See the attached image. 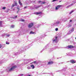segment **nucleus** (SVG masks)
I'll return each mask as SVG.
<instances>
[{"mask_svg": "<svg viewBox=\"0 0 76 76\" xmlns=\"http://www.w3.org/2000/svg\"><path fill=\"white\" fill-rule=\"evenodd\" d=\"M61 23V20H59L57 21L56 23L53 24L54 26H58L59 24Z\"/></svg>", "mask_w": 76, "mask_h": 76, "instance_id": "nucleus-2", "label": "nucleus"}, {"mask_svg": "<svg viewBox=\"0 0 76 76\" xmlns=\"http://www.w3.org/2000/svg\"><path fill=\"white\" fill-rule=\"evenodd\" d=\"M44 36H45V35L44 34H43V35L41 36L40 37V39H42V38H43L44 37Z\"/></svg>", "mask_w": 76, "mask_h": 76, "instance_id": "nucleus-15", "label": "nucleus"}, {"mask_svg": "<svg viewBox=\"0 0 76 76\" xmlns=\"http://www.w3.org/2000/svg\"><path fill=\"white\" fill-rule=\"evenodd\" d=\"M42 13V12H36L34 13V14L35 15H40V14H41Z\"/></svg>", "mask_w": 76, "mask_h": 76, "instance_id": "nucleus-13", "label": "nucleus"}, {"mask_svg": "<svg viewBox=\"0 0 76 76\" xmlns=\"http://www.w3.org/2000/svg\"><path fill=\"white\" fill-rule=\"evenodd\" d=\"M49 45L48 44V45H47L42 50V51L41 52V53H42V52L44 50H46L48 48V47H49Z\"/></svg>", "mask_w": 76, "mask_h": 76, "instance_id": "nucleus-6", "label": "nucleus"}, {"mask_svg": "<svg viewBox=\"0 0 76 76\" xmlns=\"http://www.w3.org/2000/svg\"><path fill=\"white\" fill-rule=\"evenodd\" d=\"M17 9H18V10H19V8L17 7Z\"/></svg>", "mask_w": 76, "mask_h": 76, "instance_id": "nucleus-47", "label": "nucleus"}, {"mask_svg": "<svg viewBox=\"0 0 76 76\" xmlns=\"http://www.w3.org/2000/svg\"><path fill=\"white\" fill-rule=\"evenodd\" d=\"M38 63H41V61H38Z\"/></svg>", "mask_w": 76, "mask_h": 76, "instance_id": "nucleus-46", "label": "nucleus"}, {"mask_svg": "<svg viewBox=\"0 0 76 76\" xmlns=\"http://www.w3.org/2000/svg\"><path fill=\"white\" fill-rule=\"evenodd\" d=\"M40 25H37V28H39V26H40Z\"/></svg>", "mask_w": 76, "mask_h": 76, "instance_id": "nucleus-38", "label": "nucleus"}, {"mask_svg": "<svg viewBox=\"0 0 76 76\" xmlns=\"http://www.w3.org/2000/svg\"><path fill=\"white\" fill-rule=\"evenodd\" d=\"M45 2H41V3H40V4H45Z\"/></svg>", "mask_w": 76, "mask_h": 76, "instance_id": "nucleus-30", "label": "nucleus"}, {"mask_svg": "<svg viewBox=\"0 0 76 76\" xmlns=\"http://www.w3.org/2000/svg\"><path fill=\"white\" fill-rule=\"evenodd\" d=\"M27 69H31V68L30 66H28L27 67Z\"/></svg>", "mask_w": 76, "mask_h": 76, "instance_id": "nucleus-29", "label": "nucleus"}, {"mask_svg": "<svg viewBox=\"0 0 76 76\" xmlns=\"http://www.w3.org/2000/svg\"><path fill=\"white\" fill-rule=\"evenodd\" d=\"M75 39H76V37H75Z\"/></svg>", "mask_w": 76, "mask_h": 76, "instance_id": "nucleus-51", "label": "nucleus"}, {"mask_svg": "<svg viewBox=\"0 0 76 76\" xmlns=\"http://www.w3.org/2000/svg\"><path fill=\"white\" fill-rule=\"evenodd\" d=\"M17 17L18 16H15V17H13V19H16V18H17Z\"/></svg>", "mask_w": 76, "mask_h": 76, "instance_id": "nucleus-26", "label": "nucleus"}, {"mask_svg": "<svg viewBox=\"0 0 76 76\" xmlns=\"http://www.w3.org/2000/svg\"><path fill=\"white\" fill-rule=\"evenodd\" d=\"M63 63H64V62H61V63H58V64H63Z\"/></svg>", "mask_w": 76, "mask_h": 76, "instance_id": "nucleus-32", "label": "nucleus"}, {"mask_svg": "<svg viewBox=\"0 0 76 76\" xmlns=\"http://www.w3.org/2000/svg\"><path fill=\"white\" fill-rule=\"evenodd\" d=\"M6 9V7H2V9H4H4Z\"/></svg>", "mask_w": 76, "mask_h": 76, "instance_id": "nucleus-35", "label": "nucleus"}, {"mask_svg": "<svg viewBox=\"0 0 76 76\" xmlns=\"http://www.w3.org/2000/svg\"><path fill=\"white\" fill-rule=\"evenodd\" d=\"M17 68V66L16 65L12 66L10 69L9 70V72H11V71H14L15 69Z\"/></svg>", "mask_w": 76, "mask_h": 76, "instance_id": "nucleus-4", "label": "nucleus"}, {"mask_svg": "<svg viewBox=\"0 0 76 76\" xmlns=\"http://www.w3.org/2000/svg\"><path fill=\"white\" fill-rule=\"evenodd\" d=\"M28 48H29L28 46H27L23 49V48L20 49L15 54V56H17L18 55V54H20V53H23L24 50H26V49H28Z\"/></svg>", "mask_w": 76, "mask_h": 76, "instance_id": "nucleus-1", "label": "nucleus"}, {"mask_svg": "<svg viewBox=\"0 0 76 76\" xmlns=\"http://www.w3.org/2000/svg\"><path fill=\"white\" fill-rule=\"evenodd\" d=\"M73 5V4H72L70 5H69L66 8H69V7H70V6H72Z\"/></svg>", "mask_w": 76, "mask_h": 76, "instance_id": "nucleus-14", "label": "nucleus"}, {"mask_svg": "<svg viewBox=\"0 0 76 76\" xmlns=\"http://www.w3.org/2000/svg\"><path fill=\"white\" fill-rule=\"evenodd\" d=\"M30 67H32V69H34V68H35V66H34L33 65H31Z\"/></svg>", "mask_w": 76, "mask_h": 76, "instance_id": "nucleus-16", "label": "nucleus"}, {"mask_svg": "<svg viewBox=\"0 0 76 76\" xmlns=\"http://www.w3.org/2000/svg\"><path fill=\"white\" fill-rule=\"evenodd\" d=\"M14 6H15V4H13L12 5V6L11 7V8L12 9L13 8V7H14Z\"/></svg>", "mask_w": 76, "mask_h": 76, "instance_id": "nucleus-27", "label": "nucleus"}, {"mask_svg": "<svg viewBox=\"0 0 76 76\" xmlns=\"http://www.w3.org/2000/svg\"><path fill=\"white\" fill-rule=\"evenodd\" d=\"M18 2H19V4H20L21 3V2H20V0H19L18 1Z\"/></svg>", "mask_w": 76, "mask_h": 76, "instance_id": "nucleus-36", "label": "nucleus"}, {"mask_svg": "<svg viewBox=\"0 0 76 76\" xmlns=\"http://www.w3.org/2000/svg\"><path fill=\"white\" fill-rule=\"evenodd\" d=\"M20 4L21 6H22V3H20Z\"/></svg>", "mask_w": 76, "mask_h": 76, "instance_id": "nucleus-44", "label": "nucleus"}, {"mask_svg": "<svg viewBox=\"0 0 76 76\" xmlns=\"http://www.w3.org/2000/svg\"><path fill=\"white\" fill-rule=\"evenodd\" d=\"M35 32H33V31H31L30 33V34H35Z\"/></svg>", "mask_w": 76, "mask_h": 76, "instance_id": "nucleus-20", "label": "nucleus"}, {"mask_svg": "<svg viewBox=\"0 0 76 76\" xmlns=\"http://www.w3.org/2000/svg\"><path fill=\"white\" fill-rule=\"evenodd\" d=\"M4 62V60H3V61H0V64H1V63H3Z\"/></svg>", "mask_w": 76, "mask_h": 76, "instance_id": "nucleus-23", "label": "nucleus"}, {"mask_svg": "<svg viewBox=\"0 0 76 76\" xmlns=\"http://www.w3.org/2000/svg\"><path fill=\"white\" fill-rule=\"evenodd\" d=\"M6 44H7L8 45L10 43H9V42H7L6 41Z\"/></svg>", "mask_w": 76, "mask_h": 76, "instance_id": "nucleus-31", "label": "nucleus"}, {"mask_svg": "<svg viewBox=\"0 0 76 76\" xmlns=\"http://www.w3.org/2000/svg\"><path fill=\"white\" fill-rule=\"evenodd\" d=\"M38 2L39 3H42L41 2H42V1H38Z\"/></svg>", "mask_w": 76, "mask_h": 76, "instance_id": "nucleus-33", "label": "nucleus"}, {"mask_svg": "<svg viewBox=\"0 0 76 76\" xmlns=\"http://www.w3.org/2000/svg\"><path fill=\"white\" fill-rule=\"evenodd\" d=\"M2 47V46L0 44V48H1Z\"/></svg>", "mask_w": 76, "mask_h": 76, "instance_id": "nucleus-39", "label": "nucleus"}, {"mask_svg": "<svg viewBox=\"0 0 76 76\" xmlns=\"http://www.w3.org/2000/svg\"><path fill=\"white\" fill-rule=\"evenodd\" d=\"M66 48H73V46L72 45H69L66 47Z\"/></svg>", "mask_w": 76, "mask_h": 76, "instance_id": "nucleus-10", "label": "nucleus"}, {"mask_svg": "<svg viewBox=\"0 0 76 76\" xmlns=\"http://www.w3.org/2000/svg\"><path fill=\"white\" fill-rule=\"evenodd\" d=\"M1 25H2V21H0V26H1Z\"/></svg>", "mask_w": 76, "mask_h": 76, "instance_id": "nucleus-25", "label": "nucleus"}, {"mask_svg": "<svg viewBox=\"0 0 76 76\" xmlns=\"http://www.w3.org/2000/svg\"><path fill=\"white\" fill-rule=\"evenodd\" d=\"M57 0H53V2H54V1H57Z\"/></svg>", "mask_w": 76, "mask_h": 76, "instance_id": "nucleus-37", "label": "nucleus"}, {"mask_svg": "<svg viewBox=\"0 0 76 76\" xmlns=\"http://www.w3.org/2000/svg\"><path fill=\"white\" fill-rule=\"evenodd\" d=\"M72 20H70V22H72Z\"/></svg>", "mask_w": 76, "mask_h": 76, "instance_id": "nucleus-48", "label": "nucleus"}, {"mask_svg": "<svg viewBox=\"0 0 76 76\" xmlns=\"http://www.w3.org/2000/svg\"><path fill=\"white\" fill-rule=\"evenodd\" d=\"M16 34H18V36H19V35H20L24 34V32H23V30H19L18 32H16Z\"/></svg>", "mask_w": 76, "mask_h": 76, "instance_id": "nucleus-3", "label": "nucleus"}, {"mask_svg": "<svg viewBox=\"0 0 76 76\" xmlns=\"http://www.w3.org/2000/svg\"><path fill=\"white\" fill-rule=\"evenodd\" d=\"M41 7V5H39L38 6H37V5H34V9H37L39 7Z\"/></svg>", "mask_w": 76, "mask_h": 76, "instance_id": "nucleus-8", "label": "nucleus"}, {"mask_svg": "<svg viewBox=\"0 0 76 76\" xmlns=\"http://www.w3.org/2000/svg\"><path fill=\"white\" fill-rule=\"evenodd\" d=\"M5 35H6V37H10V34H6Z\"/></svg>", "mask_w": 76, "mask_h": 76, "instance_id": "nucleus-21", "label": "nucleus"}, {"mask_svg": "<svg viewBox=\"0 0 76 76\" xmlns=\"http://www.w3.org/2000/svg\"><path fill=\"white\" fill-rule=\"evenodd\" d=\"M57 38H58L57 37H56L52 39V41L53 42H55L56 43H57L58 42V41H57Z\"/></svg>", "mask_w": 76, "mask_h": 76, "instance_id": "nucleus-5", "label": "nucleus"}, {"mask_svg": "<svg viewBox=\"0 0 76 76\" xmlns=\"http://www.w3.org/2000/svg\"><path fill=\"white\" fill-rule=\"evenodd\" d=\"M19 42V41L18 40H17V41H16V42Z\"/></svg>", "mask_w": 76, "mask_h": 76, "instance_id": "nucleus-40", "label": "nucleus"}, {"mask_svg": "<svg viewBox=\"0 0 76 76\" xmlns=\"http://www.w3.org/2000/svg\"><path fill=\"white\" fill-rule=\"evenodd\" d=\"M53 61H50L48 63V64H53Z\"/></svg>", "mask_w": 76, "mask_h": 76, "instance_id": "nucleus-17", "label": "nucleus"}, {"mask_svg": "<svg viewBox=\"0 0 76 76\" xmlns=\"http://www.w3.org/2000/svg\"><path fill=\"white\" fill-rule=\"evenodd\" d=\"M50 75H53V73H50Z\"/></svg>", "mask_w": 76, "mask_h": 76, "instance_id": "nucleus-49", "label": "nucleus"}, {"mask_svg": "<svg viewBox=\"0 0 76 76\" xmlns=\"http://www.w3.org/2000/svg\"><path fill=\"white\" fill-rule=\"evenodd\" d=\"M33 25H34V23H30L28 26V27L29 28H31V27H32V26H33Z\"/></svg>", "mask_w": 76, "mask_h": 76, "instance_id": "nucleus-7", "label": "nucleus"}, {"mask_svg": "<svg viewBox=\"0 0 76 76\" xmlns=\"http://www.w3.org/2000/svg\"><path fill=\"white\" fill-rule=\"evenodd\" d=\"M62 6L61 5H58L56 7L55 10H58L59 8L61 7Z\"/></svg>", "mask_w": 76, "mask_h": 76, "instance_id": "nucleus-9", "label": "nucleus"}, {"mask_svg": "<svg viewBox=\"0 0 76 76\" xmlns=\"http://www.w3.org/2000/svg\"><path fill=\"white\" fill-rule=\"evenodd\" d=\"M68 62H69V61H68Z\"/></svg>", "mask_w": 76, "mask_h": 76, "instance_id": "nucleus-52", "label": "nucleus"}, {"mask_svg": "<svg viewBox=\"0 0 76 76\" xmlns=\"http://www.w3.org/2000/svg\"><path fill=\"white\" fill-rule=\"evenodd\" d=\"M33 63H37V61H34Z\"/></svg>", "mask_w": 76, "mask_h": 76, "instance_id": "nucleus-41", "label": "nucleus"}, {"mask_svg": "<svg viewBox=\"0 0 76 76\" xmlns=\"http://www.w3.org/2000/svg\"><path fill=\"white\" fill-rule=\"evenodd\" d=\"M15 6H16V5H17V3L16 2L15 3Z\"/></svg>", "mask_w": 76, "mask_h": 76, "instance_id": "nucleus-45", "label": "nucleus"}, {"mask_svg": "<svg viewBox=\"0 0 76 76\" xmlns=\"http://www.w3.org/2000/svg\"><path fill=\"white\" fill-rule=\"evenodd\" d=\"M73 12H74V11L72 10V11L70 13H69V14L70 15H71L72 14V13H73Z\"/></svg>", "mask_w": 76, "mask_h": 76, "instance_id": "nucleus-24", "label": "nucleus"}, {"mask_svg": "<svg viewBox=\"0 0 76 76\" xmlns=\"http://www.w3.org/2000/svg\"><path fill=\"white\" fill-rule=\"evenodd\" d=\"M15 27V26L14 25H12L11 26V28H13Z\"/></svg>", "mask_w": 76, "mask_h": 76, "instance_id": "nucleus-22", "label": "nucleus"}, {"mask_svg": "<svg viewBox=\"0 0 76 76\" xmlns=\"http://www.w3.org/2000/svg\"><path fill=\"white\" fill-rule=\"evenodd\" d=\"M58 28H56L55 31H58Z\"/></svg>", "mask_w": 76, "mask_h": 76, "instance_id": "nucleus-34", "label": "nucleus"}, {"mask_svg": "<svg viewBox=\"0 0 76 76\" xmlns=\"http://www.w3.org/2000/svg\"><path fill=\"white\" fill-rule=\"evenodd\" d=\"M28 7L26 6L24 7V9H26V8H27Z\"/></svg>", "mask_w": 76, "mask_h": 76, "instance_id": "nucleus-43", "label": "nucleus"}, {"mask_svg": "<svg viewBox=\"0 0 76 76\" xmlns=\"http://www.w3.org/2000/svg\"><path fill=\"white\" fill-rule=\"evenodd\" d=\"M28 76H31V75H28Z\"/></svg>", "mask_w": 76, "mask_h": 76, "instance_id": "nucleus-50", "label": "nucleus"}, {"mask_svg": "<svg viewBox=\"0 0 76 76\" xmlns=\"http://www.w3.org/2000/svg\"><path fill=\"white\" fill-rule=\"evenodd\" d=\"M20 21L21 22H25V20L22 19V18H21L20 20Z\"/></svg>", "mask_w": 76, "mask_h": 76, "instance_id": "nucleus-19", "label": "nucleus"}, {"mask_svg": "<svg viewBox=\"0 0 76 76\" xmlns=\"http://www.w3.org/2000/svg\"><path fill=\"white\" fill-rule=\"evenodd\" d=\"M70 62L73 64H74V63H76V61L75 60H72L70 61Z\"/></svg>", "mask_w": 76, "mask_h": 76, "instance_id": "nucleus-11", "label": "nucleus"}, {"mask_svg": "<svg viewBox=\"0 0 76 76\" xmlns=\"http://www.w3.org/2000/svg\"><path fill=\"white\" fill-rule=\"evenodd\" d=\"M56 48H57V47H56V48L54 49V48H52L51 49H50L49 50V51H53V50H56Z\"/></svg>", "mask_w": 76, "mask_h": 76, "instance_id": "nucleus-12", "label": "nucleus"}, {"mask_svg": "<svg viewBox=\"0 0 76 76\" xmlns=\"http://www.w3.org/2000/svg\"><path fill=\"white\" fill-rule=\"evenodd\" d=\"M71 31H72V32H73V31H74V28H73L72 29V30H71Z\"/></svg>", "mask_w": 76, "mask_h": 76, "instance_id": "nucleus-28", "label": "nucleus"}, {"mask_svg": "<svg viewBox=\"0 0 76 76\" xmlns=\"http://www.w3.org/2000/svg\"><path fill=\"white\" fill-rule=\"evenodd\" d=\"M69 26V27H71V26H71V25H69L68 26Z\"/></svg>", "mask_w": 76, "mask_h": 76, "instance_id": "nucleus-42", "label": "nucleus"}, {"mask_svg": "<svg viewBox=\"0 0 76 76\" xmlns=\"http://www.w3.org/2000/svg\"><path fill=\"white\" fill-rule=\"evenodd\" d=\"M71 33H72V31L71 30H70L69 31L68 33V35H70V34H71Z\"/></svg>", "mask_w": 76, "mask_h": 76, "instance_id": "nucleus-18", "label": "nucleus"}]
</instances>
